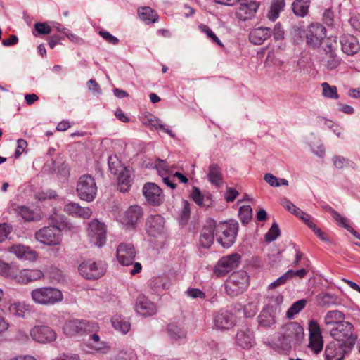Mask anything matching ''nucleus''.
I'll return each mask as SVG.
<instances>
[{"label": "nucleus", "mask_w": 360, "mask_h": 360, "mask_svg": "<svg viewBox=\"0 0 360 360\" xmlns=\"http://www.w3.org/2000/svg\"><path fill=\"white\" fill-rule=\"evenodd\" d=\"M330 334L335 341L343 342H347L350 338H354L355 343L357 338L356 335H353V325L347 321L339 323L330 330Z\"/></svg>", "instance_id": "obj_16"}, {"label": "nucleus", "mask_w": 360, "mask_h": 360, "mask_svg": "<svg viewBox=\"0 0 360 360\" xmlns=\"http://www.w3.org/2000/svg\"><path fill=\"white\" fill-rule=\"evenodd\" d=\"M153 167L156 169L160 176H163L169 173V167L167 162L161 159H156L153 163Z\"/></svg>", "instance_id": "obj_47"}, {"label": "nucleus", "mask_w": 360, "mask_h": 360, "mask_svg": "<svg viewBox=\"0 0 360 360\" xmlns=\"http://www.w3.org/2000/svg\"><path fill=\"white\" fill-rule=\"evenodd\" d=\"M239 218L243 224H248L252 219V210L250 205H243L240 207Z\"/></svg>", "instance_id": "obj_44"}, {"label": "nucleus", "mask_w": 360, "mask_h": 360, "mask_svg": "<svg viewBox=\"0 0 360 360\" xmlns=\"http://www.w3.org/2000/svg\"><path fill=\"white\" fill-rule=\"evenodd\" d=\"M115 360H137V356L133 350L121 351L116 355Z\"/></svg>", "instance_id": "obj_55"}, {"label": "nucleus", "mask_w": 360, "mask_h": 360, "mask_svg": "<svg viewBox=\"0 0 360 360\" xmlns=\"http://www.w3.org/2000/svg\"><path fill=\"white\" fill-rule=\"evenodd\" d=\"M326 37V30L320 23H311L306 32L307 44L311 48H317L321 46L323 40Z\"/></svg>", "instance_id": "obj_12"}, {"label": "nucleus", "mask_w": 360, "mask_h": 360, "mask_svg": "<svg viewBox=\"0 0 360 360\" xmlns=\"http://www.w3.org/2000/svg\"><path fill=\"white\" fill-rule=\"evenodd\" d=\"M143 215L142 208L139 205H131L120 215V222L128 227L134 228Z\"/></svg>", "instance_id": "obj_20"}, {"label": "nucleus", "mask_w": 360, "mask_h": 360, "mask_svg": "<svg viewBox=\"0 0 360 360\" xmlns=\"http://www.w3.org/2000/svg\"><path fill=\"white\" fill-rule=\"evenodd\" d=\"M138 14L141 20L146 24L155 22L158 20L157 13L150 7L144 6L138 10Z\"/></svg>", "instance_id": "obj_39"}, {"label": "nucleus", "mask_w": 360, "mask_h": 360, "mask_svg": "<svg viewBox=\"0 0 360 360\" xmlns=\"http://www.w3.org/2000/svg\"><path fill=\"white\" fill-rule=\"evenodd\" d=\"M340 42L342 51L348 56L356 54L360 49L357 39L352 35H342L340 37Z\"/></svg>", "instance_id": "obj_23"}, {"label": "nucleus", "mask_w": 360, "mask_h": 360, "mask_svg": "<svg viewBox=\"0 0 360 360\" xmlns=\"http://www.w3.org/2000/svg\"><path fill=\"white\" fill-rule=\"evenodd\" d=\"M112 327L122 334H127L131 328V323L129 319L121 315H115L111 318Z\"/></svg>", "instance_id": "obj_34"}, {"label": "nucleus", "mask_w": 360, "mask_h": 360, "mask_svg": "<svg viewBox=\"0 0 360 360\" xmlns=\"http://www.w3.org/2000/svg\"><path fill=\"white\" fill-rule=\"evenodd\" d=\"M287 273L289 276L290 279H292L294 278H303L307 274V271L302 268L298 270L289 269L287 271Z\"/></svg>", "instance_id": "obj_59"}, {"label": "nucleus", "mask_w": 360, "mask_h": 360, "mask_svg": "<svg viewBox=\"0 0 360 360\" xmlns=\"http://www.w3.org/2000/svg\"><path fill=\"white\" fill-rule=\"evenodd\" d=\"M136 250L131 243H120L117 248V258L122 266L133 265L129 272L131 275L139 273L142 269L139 262H134Z\"/></svg>", "instance_id": "obj_5"}, {"label": "nucleus", "mask_w": 360, "mask_h": 360, "mask_svg": "<svg viewBox=\"0 0 360 360\" xmlns=\"http://www.w3.org/2000/svg\"><path fill=\"white\" fill-rule=\"evenodd\" d=\"M236 342L243 349L250 348L254 342L253 332L248 328L240 329L236 335Z\"/></svg>", "instance_id": "obj_28"}, {"label": "nucleus", "mask_w": 360, "mask_h": 360, "mask_svg": "<svg viewBox=\"0 0 360 360\" xmlns=\"http://www.w3.org/2000/svg\"><path fill=\"white\" fill-rule=\"evenodd\" d=\"M236 323L235 316L228 310L221 309L214 316L216 328L223 330L231 328Z\"/></svg>", "instance_id": "obj_21"}, {"label": "nucleus", "mask_w": 360, "mask_h": 360, "mask_svg": "<svg viewBox=\"0 0 360 360\" xmlns=\"http://www.w3.org/2000/svg\"><path fill=\"white\" fill-rule=\"evenodd\" d=\"M354 346V339L350 338L347 342L333 341L330 342L325 349L326 360H342Z\"/></svg>", "instance_id": "obj_9"}, {"label": "nucleus", "mask_w": 360, "mask_h": 360, "mask_svg": "<svg viewBox=\"0 0 360 360\" xmlns=\"http://www.w3.org/2000/svg\"><path fill=\"white\" fill-rule=\"evenodd\" d=\"M258 323L260 326L270 327L276 322L275 315L273 307H264L257 317Z\"/></svg>", "instance_id": "obj_32"}, {"label": "nucleus", "mask_w": 360, "mask_h": 360, "mask_svg": "<svg viewBox=\"0 0 360 360\" xmlns=\"http://www.w3.org/2000/svg\"><path fill=\"white\" fill-rule=\"evenodd\" d=\"M307 300L301 299L294 302L286 312V317L292 319L294 316L299 314L306 306Z\"/></svg>", "instance_id": "obj_41"}, {"label": "nucleus", "mask_w": 360, "mask_h": 360, "mask_svg": "<svg viewBox=\"0 0 360 360\" xmlns=\"http://www.w3.org/2000/svg\"><path fill=\"white\" fill-rule=\"evenodd\" d=\"M290 280V278H289V276L287 273V271L283 274L281 276H280L279 278H278L276 281H274V282H272L269 288H275L276 287H278L281 285H283L285 284L288 281Z\"/></svg>", "instance_id": "obj_60"}, {"label": "nucleus", "mask_w": 360, "mask_h": 360, "mask_svg": "<svg viewBox=\"0 0 360 360\" xmlns=\"http://www.w3.org/2000/svg\"><path fill=\"white\" fill-rule=\"evenodd\" d=\"M264 181L271 186L278 187L280 186L279 179L273 175L272 174L267 173L264 176Z\"/></svg>", "instance_id": "obj_61"}, {"label": "nucleus", "mask_w": 360, "mask_h": 360, "mask_svg": "<svg viewBox=\"0 0 360 360\" xmlns=\"http://www.w3.org/2000/svg\"><path fill=\"white\" fill-rule=\"evenodd\" d=\"M214 233V221H210L202 231L200 238V245L205 248L210 247L215 238Z\"/></svg>", "instance_id": "obj_30"}, {"label": "nucleus", "mask_w": 360, "mask_h": 360, "mask_svg": "<svg viewBox=\"0 0 360 360\" xmlns=\"http://www.w3.org/2000/svg\"><path fill=\"white\" fill-rule=\"evenodd\" d=\"M165 221L160 214L148 217L146 221V229L148 234L152 237H158L165 233Z\"/></svg>", "instance_id": "obj_17"}, {"label": "nucleus", "mask_w": 360, "mask_h": 360, "mask_svg": "<svg viewBox=\"0 0 360 360\" xmlns=\"http://www.w3.org/2000/svg\"><path fill=\"white\" fill-rule=\"evenodd\" d=\"M51 220V225L37 231L35 238L43 244L56 245L61 241L60 233L72 230L74 226L63 215L55 214Z\"/></svg>", "instance_id": "obj_1"}, {"label": "nucleus", "mask_w": 360, "mask_h": 360, "mask_svg": "<svg viewBox=\"0 0 360 360\" xmlns=\"http://www.w3.org/2000/svg\"><path fill=\"white\" fill-rule=\"evenodd\" d=\"M309 348L316 354H319L323 347V340L320 326L316 320L309 322Z\"/></svg>", "instance_id": "obj_15"}, {"label": "nucleus", "mask_w": 360, "mask_h": 360, "mask_svg": "<svg viewBox=\"0 0 360 360\" xmlns=\"http://www.w3.org/2000/svg\"><path fill=\"white\" fill-rule=\"evenodd\" d=\"M258 306L256 302H249L243 309L244 315L247 318L252 317L258 311Z\"/></svg>", "instance_id": "obj_54"}, {"label": "nucleus", "mask_w": 360, "mask_h": 360, "mask_svg": "<svg viewBox=\"0 0 360 360\" xmlns=\"http://www.w3.org/2000/svg\"><path fill=\"white\" fill-rule=\"evenodd\" d=\"M143 193L147 202L151 205H160L164 200L162 189L155 183L145 184L143 188Z\"/></svg>", "instance_id": "obj_18"}, {"label": "nucleus", "mask_w": 360, "mask_h": 360, "mask_svg": "<svg viewBox=\"0 0 360 360\" xmlns=\"http://www.w3.org/2000/svg\"><path fill=\"white\" fill-rule=\"evenodd\" d=\"M63 210L65 213L73 217H79L89 219L91 216L92 211L89 207H82L79 203L68 202L64 205Z\"/></svg>", "instance_id": "obj_24"}, {"label": "nucleus", "mask_w": 360, "mask_h": 360, "mask_svg": "<svg viewBox=\"0 0 360 360\" xmlns=\"http://www.w3.org/2000/svg\"><path fill=\"white\" fill-rule=\"evenodd\" d=\"M108 166L109 170L111 174L114 175H117L119 174L120 170L125 167L123 166L120 160L117 158L116 156H110L108 158Z\"/></svg>", "instance_id": "obj_45"}, {"label": "nucleus", "mask_w": 360, "mask_h": 360, "mask_svg": "<svg viewBox=\"0 0 360 360\" xmlns=\"http://www.w3.org/2000/svg\"><path fill=\"white\" fill-rule=\"evenodd\" d=\"M271 30L266 27H259L253 29L249 34L250 41L255 45L262 44L270 37Z\"/></svg>", "instance_id": "obj_29"}, {"label": "nucleus", "mask_w": 360, "mask_h": 360, "mask_svg": "<svg viewBox=\"0 0 360 360\" xmlns=\"http://www.w3.org/2000/svg\"><path fill=\"white\" fill-rule=\"evenodd\" d=\"M207 178L210 182L217 187H220L223 184L221 169L216 163H212L209 167Z\"/></svg>", "instance_id": "obj_33"}, {"label": "nucleus", "mask_w": 360, "mask_h": 360, "mask_svg": "<svg viewBox=\"0 0 360 360\" xmlns=\"http://www.w3.org/2000/svg\"><path fill=\"white\" fill-rule=\"evenodd\" d=\"M98 34L109 44L117 45L119 43V39L107 31L101 30Z\"/></svg>", "instance_id": "obj_57"}, {"label": "nucleus", "mask_w": 360, "mask_h": 360, "mask_svg": "<svg viewBox=\"0 0 360 360\" xmlns=\"http://www.w3.org/2000/svg\"><path fill=\"white\" fill-rule=\"evenodd\" d=\"M249 276L245 271L233 273L225 282V291L231 297L243 293L249 285Z\"/></svg>", "instance_id": "obj_7"}, {"label": "nucleus", "mask_w": 360, "mask_h": 360, "mask_svg": "<svg viewBox=\"0 0 360 360\" xmlns=\"http://www.w3.org/2000/svg\"><path fill=\"white\" fill-rule=\"evenodd\" d=\"M192 200L200 207H202L203 206V193H201L200 189L198 187L194 186L190 194Z\"/></svg>", "instance_id": "obj_53"}, {"label": "nucleus", "mask_w": 360, "mask_h": 360, "mask_svg": "<svg viewBox=\"0 0 360 360\" xmlns=\"http://www.w3.org/2000/svg\"><path fill=\"white\" fill-rule=\"evenodd\" d=\"M240 263V255L234 253L222 257L214 266V271L219 277L237 268Z\"/></svg>", "instance_id": "obj_13"}, {"label": "nucleus", "mask_w": 360, "mask_h": 360, "mask_svg": "<svg viewBox=\"0 0 360 360\" xmlns=\"http://www.w3.org/2000/svg\"><path fill=\"white\" fill-rule=\"evenodd\" d=\"M188 297L192 299H205L206 295L205 293L199 288H188L185 292Z\"/></svg>", "instance_id": "obj_56"}, {"label": "nucleus", "mask_w": 360, "mask_h": 360, "mask_svg": "<svg viewBox=\"0 0 360 360\" xmlns=\"http://www.w3.org/2000/svg\"><path fill=\"white\" fill-rule=\"evenodd\" d=\"M304 336L303 327L297 322H290L283 327L276 346L283 352H288L292 345L300 344Z\"/></svg>", "instance_id": "obj_2"}, {"label": "nucleus", "mask_w": 360, "mask_h": 360, "mask_svg": "<svg viewBox=\"0 0 360 360\" xmlns=\"http://www.w3.org/2000/svg\"><path fill=\"white\" fill-rule=\"evenodd\" d=\"M324 52L326 68L328 70L337 68L341 63V59L336 54V47L333 44H326L324 47Z\"/></svg>", "instance_id": "obj_25"}, {"label": "nucleus", "mask_w": 360, "mask_h": 360, "mask_svg": "<svg viewBox=\"0 0 360 360\" xmlns=\"http://www.w3.org/2000/svg\"><path fill=\"white\" fill-rule=\"evenodd\" d=\"M9 313L18 318L25 319L30 313V306L24 302H14L8 309Z\"/></svg>", "instance_id": "obj_31"}, {"label": "nucleus", "mask_w": 360, "mask_h": 360, "mask_svg": "<svg viewBox=\"0 0 360 360\" xmlns=\"http://www.w3.org/2000/svg\"><path fill=\"white\" fill-rule=\"evenodd\" d=\"M0 274L6 277L15 278V276L18 274L16 272V267L15 265L0 262Z\"/></svg>", "instance_id": "obj_43"}, {"label": "nucleus", "mask_w": 360, "mask_h": 360, "mask_svg": "<svg viewBox=\"0 0 360 360\" xmlns=\"http://www.w3.org/2000/svg\"><path fill=\"white\" fill-rule=\"evenodd\" d=\"M321 87L322 95L324 97L332 99H338L339 98L338 89L335 86H331L327 82H323L321 84Z\"/></svg>", "instance_id": "obj_42"}, {"label": "nucleus", "mask_w": 360, "mask_h": 360, "mask_svg": "<svg viewBox=\"0 0 360 360\" xmlns=\"http://www.w3.org/2000/svg\"><path fill=\"white\" fill-rule=\"evenodd\" d=\"M97 186L94 178L89 174L81 176L77 183L76 193L84 201L92 202L96 197Z\"/></svg>", "instance_id": "obj_6"}, {"label": "nucleus", "mask_w": 360, "mask_h": 360, "mask_svg": "<svg viewBox=\"0 0 360 360\" xmlns=\"http://www.w3.org/2000/svg\"><path fill=\"white\" fill-rule=\"evenodd\" d=\"M12 228L6 223L0 224V243L4 241L8 234L11 233Z\"/></svg>", "instance_id": "obj_58"}, {"label": "nucleus", "mask_w": 360, "mask_h": 360, "mask_svg": "<svg viewBox=\"0 0 360 360\" xmlns=\"http://www.w3.org/2000/svg\"><path fill=\"white\" fill-rule=\"evenodd\" d=\"M332 160L333 165L338 169H342L344 167L350 166V164L352 163L349 159L341 155L334 156Z\"/></svg>", "instance_id": "obj_52"}, {"label": "nucleus", "mask_w": 360, "mask_h": 360, "mask_svg": "<svg viewBox=\"0 0 360 360\" xmlns=\"http://www.w3.org/2000/svg\"><path fill=\"white\" fill-rule=\"evenodd\" d=\"M284 7V0H274L267 13L268 19L274 22L278 18L279 13L283 10Z\"/></svg>", "instance_id": "obj_38"}, {"label": "nucleus", "mask_w": 360, "mask_h": 360, "mask_svg": "<svg viewBox=\"0 0 360 360\" xmlns=\"http://www.w3.org/2000/svg\"><path fill=\"white\" fill-rule=\"evenodd\" d=\"M199 29L200 31L207 34V36L214 43L218 44L220 46H223V44L214 34V32L207 25H199Z\"/></svg>", "instance_id": "obj_50"}, {"label": "nucleus", "mask_w": 360, "mask_h": 360, "mask_svg": "<svg viewBox=\"0 0 360 360\" xmlns=\"http://www.w3.org/2000/svg\"><path fill=\"white\" fill-rule=\"evenodd\" d=\"M18 215L27 221L34 220V212L26 206H18L15 209Z\"/></svg>", "instance_id": "obj_46"}, {"label": "nucleus", "mask_w": 360, "mask_h": 360, "mask_svg": "<svg viewBox=\"0 0 360 360\" xmlns=\"http://www.w3.org/2000/svg\"><path fill=\"white\" fill-rule=\"evenodd\" d=\"M190 215V203L188 200H182V209L181 211V217L183 219L187 220Z\"/></svg>", "instance_id": "obj_64"}, {"label": "nucleus", "mask_w": 360, "mask_h": 360, "mask_svg": "<svg viewBox=\"0 0 360 360\" xmlns=\"http://www.w3.org/2000/svg\"><path fill=\"white\" fill-rule=\"evenodd\" d=\"M34 27L39 33L43 34H49L52 30V28L45 22H37Z\"/></svg>", "instance_id": "obj_62"}, {"label": "nucleus", "mask_w": 360, "mask_h": 360, "mask_svg": "<svg viewBox=\"0 0 360 360\" xmlns=\"http://www.w3.org/2000/svg\"><path fill=\"white\" fill-rule=\"evenodd\" d=\"M117 175L118 188L120 192H127L134 180V173L129 167L122 168Z\"/></svg>", "instance_id": "obj_22"}, {"label": "nucleus", "mask_w": 360, "mask_h": 360, "mask_svg": "<svg viewBox=\"0 0 360 360\" xmlns=\"http://www.w3.org/2000/svg\"><path fill=\"white\" fill-rule=\"evenodd\" d=\"M30 335L33 340L39 343H50L57 338L56 333L48 326L37 325L30 330Z\"/></svg>", "instance_id": "obj_14"}, {"label": "nucleus", "mask_w": 360, "mask_h": 360, "mask_svg": "<svg viewBox=\"0 0 360 360\" xmlns=\"http://www.w3.org/2000/svg\"><path fill=\"white\" fill-rule=\"evenodd\" d=\"M275 40H281L284 38V30L280 23L275 25L273 32H271Z\"/></svg>", "instance_id": "obj_63"}, {"label": "nucleus", "mask_w": 360, "mask_h": 360, "mask_svg": "<svg viewBox=\"0 0 360 360\" xmlns=\"http://www.w3.org/2000/svg\"><path fill=\"white\" fill-rule=\"evenodd\" d=\"M281 235V231L276 223H273L271 228L265 235V239L268 242L275 240Z\"/></svg>", "instance_id": "obj_48"}, {"label": "nucleus", "mask_w": 360, "mask_h": 360, "mask_svg": "<svg viewBox=\"0 0 360 360\" xmlns=\"http://www.w3.org/2000/svg\"><path fill=\"white\" fill-rule=\"evenodd\" d=\"M8 251L15 255V256L22 260L33 261L37 258V253L30 247L21 244L14 245L8 248Z\"/></svg>", "instance_id": "obj_26"}, {"label": "nucleus", "mask_w": 360, "mask_h": 360, "mask_svg": "<svg viewBox=\"0 0 360 360\" xmlns=\"http://www.w3.org/2000/svg\"><path fill=\"white\" fill-rule=\"evenodd\" d=\"M309 6L310 0H295L292 4V8L295 15L304 17L308 13Z\"/></svg>", "instance_id": "obj_37"}, {"label": "nucleus", "mask_w": 360, "mask_h": 360, "mask_svg": "<svg viewBox=\"0 0 360 360\" xmlns=\"http://www.w3.org/2000/svg\"><path fill=\"white\" fill-rule=\"evenodd\" d=\"M32 300L41 305H53L62 301L63 296L61 291L52 287H42L34 289L31 292Z\"/></svg>", "instance_id": "obj_4"}, {"label": "nucleus", "mask_w": 360, "mask_h": 360, "mask_svg": "<svg viewBox=\"0 0 360 360\" xmlns=\"http://www.w3.org/2000/svg\"><path fill=\"white\" fill-rule=\"evenodd\" d=\"M80 275L87 280H96L106 271V263L103 260L88 259L83 262L78 268Z\"/></svg>", "instance_id": "obj_8"}, {"label": "nucleus", "mask_w": 360, "mask_h": 360, "mask_svg": "<svg viewBox=\"0 0 360 360\" xmlns=\"http://www.w3.org/2000/svg\"><path fill=\"white\" fill-rule=\"evenodd\" d=\"M333 298V295L328 292H321L317 295L316 300L318 305L323 307H328L331 302L330 301Z\"/></svg>", "instance_id": "obj_49"}, {"label": "nucleus", "mask_w": 360, "mask_h": 360, "mask_svg": "<svg viewBox=\"0 0 360 360\" xmlns=\"http://www.w3.org/2000/svg\"><path fill=\"white\" fill-rule=\"evenodd\" d=\"M215 230V239L224 248H229L232 246L238 232V223L235 220L228 221H220L217 223L214 221Z\"/></svg>", "instance_id": "obj_3"}, {"label": "nucleus", "mask_w": 360, "mask_h": 360, "mask_svg": "<svg viewBox=\"0 0 360 360\" xmlns=\"http://www.w3.org/2000/svg\"><path fill=\"white\" fill-rule=\"evenodd\" d=\"M257 10V8H252L247 5L239 4V6L236 10L235 15L238 20L246 21L255 17Z\"/></svg>", "instance_id": "obj_35"}, {"label": "nucleus", "mask_w": 360, "mask_h": 360, "mask_svg": "<svg viewBox=\"0 0 360 360\" xmlns=\"http://www.w3.org/2000/svg\"><path fill=\"white\" fill-rule=\"evenodd\" d=\"M89 237L90 242L97 247H102L106 242V226L98 219H94L89 224Z\"/></svg>", "instance_id": "obj_11"}, {"label": "nucleus", "mask_w": 360, "mask_h": 360, "mask_svg": "<svg viewBox=\"0 0 360 360\" xmlns=\"http://www.w3.org/2000/svg\"><path fill=\"white\" fill-rule=\"evenodd\" d=\"M330 209V212L333 214V217L335 219V221L338 223V224L345 229L348 230L351 226L349 224V221L347 218L342 217L340 213L336 212L333 209Z\"/></svg>", "instance_id": "obj_51"}, {"label": "nucleus", "mask_w": 360, "mask_h": 360, "mask_svg": "<svg viewBox=\"0 0 360 360\" xmlns=\"http://www.w3.org/2000/svg\"><path fill=\"white\" fill-rule=\"evenodd\" d=\"M345 316L342 312L338 310H332L326 313L324 322L326 325H338L343 321Z\"/></svg>", "instance_id": "obj_40"}, {"label": "nucleus", "mask_w": 360, "mask_h": 360, "mask_svg": "<svg viewBox=\"0 0 360 360\" xmlns=\"http://www.w3.org/2000/svg\"><path fill=\"white\" fill-rule=\"evenodd\" d=\"M167 335L172 340L176 341L186 337L185 329L175 323H171L167 327Z\"/></svg>", "instance_id": "obj_36"}, {"label": "nucleus", "mask_w": 360, "mask_h": 360, "mask_svg": "<svg viewBox=\"0 0 360 360\" xmlns=\"http://www.w3.org/2000/svg\"><path fill=\"white\" fill-rule=\"evenodd\" d=\"M136 311L144 316H151L155 315L158 311L156 304L144 295H139L135 302Z\"/></svg>", "instance_id": "obj_19"}, {"label": "nucleus", "mask_w": 360, "mask_h": 360, "mask_svg": "<svg viewBox=\"0 0 360 360\" xmlns=\"http://www.w3.org/2000/svg\"><path fill=\"white\" fill-rule=\"evenodd\" d=\"M98 328V324L95 321L73 319L65 322L63 330L67 335H73L83 332H94L96 331Z\"/></svg>", "instance_id": "obj_10"}, {"label": "nucleus", "mask_w": 360, "mask_h": 360, "mask_svg": "<svg viewBox=\"0 0 360 360\" xmlns=\"http://www.w3.org/2000/svg\"><path fill=\"white\" fill-rule=\"evenodd\" d=\"M42 277H44V273L39 269H22L15 276V279L20 283L26 284Z\"/></svg>", "instance_id": "obj_27"}]
</instances>
